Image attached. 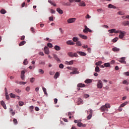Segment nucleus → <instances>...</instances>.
Segmentation results:
<instances>
[{"label":"nucleus","instance_id":"nucleus-26","mask_svg":"<svg viewBox=\"0 0 129 129\" xmlns=\"http://www.w3.org/2000/svg\"><path fill=\"white\" fill-rule=\"evenodd\" d=\"M79 40V38H78V37H74L73 38V41H74V42H76V43L77 42H78V40Z\"/></svg>","mask_w":129,"mask_h":129},{"label":"nucleus","instance_id":"nucleus-14","mask_svg":"<svg viewBox=\"0 0 129 129\" xmlns=\"http://www.w3.org/2000/svg\"><path fill=\"white\" fill-rule=\"evenodd\" d=\"M119 62H120L122 64H125L126 63L125 60H124V57H121L120 60H119Z\"/></svg>","mask_w":129,"mask_h":129},{"label":"nucleus","instance_id":"nucleus-29","mask_svg":"<svg viewBox=\"0 0 129 129\" xmlns=\"http://www.w3.org/2000/svg\"><path fill=\"white\" fill-rule=\"evenodd\" d=\"M1 14H2V15H5L7 13V11L5 9H2L0 11Z\"/></svg>","mask_w":129,"mask_h":129},{"label":"nucleus","instance_id":"nucleus-24","mask_svg":"<svg viewBox=\"0 0 129 129\" xmlns=\"http://www.w3.org/2000/svg\"><path fill=\"white\" fill-rule=\"evenodd\" d=\"M59 75H60V74H59V73L58 72H56L55 73V74L54 75V79H57V78H58V77H59Z\"/></svg>","mask_w":129,"mask_h":129},{"label":"nucleus","instance_id":"nucleus-48","mask_svg":"<svg viewBox=\"0 0 129 129\" xmlns=\"http://www.w3.org/2000/svg\"><path fill=\"white\" fill-rule=\"evenodd\" d=\"M123 84H126V85H128V83H127V81L126 80H124L122 82Z\"/></svg>","mask_w":129,"mask_h":129},{"label":"nucleus","instance_id":"nucleus-62","mask_svg":"<svg viewBox=\"0 0 129 129\" xmlns=\"http://www.w3.org/2000/svg\"><path fill=\"white\" fill-rule=\"evenodd\" d=\"M103 28H105L106 29H108V26L104 25H103Z\"/></svg>","mask_w":129,"mask_h":129},{"label":"nucleus","instance_id":"nucleus-25","mask_svg":"<svg viewBox=\"0 0 129 129\" xmlns=\"http://www.w3.org/2000/svg\"><path fill=\"white\" fill-rule=\"evenodd\" d=\"M42 90H43L44 94H45V95H48V93H47V89L43 87H42Z\"/></svg>","mask_w":129,"mask_h":129},{"label":"nucleus","instance_id":"nucleus-5","mask_svg":"<svg viewBox=\"0 0 129 129\" xmlns=\"http://www.w3.org/2000/svg\"><path fill=\"white\" fill-rule=\"evenodd\" d=\"M91 33L92 31L90 30L88 27H87V26H85V29L83 30V33H85V34H87V33Z\"/></svg>","mask_w":129,"mask_h":129},{"label":"nucleus","instance_id":"nucleus-34","mask_svg":"<svg viewBox=\"0 0 129 129\" xmlns=\"http://www.w3.org/2000/svg\"><path fill=\"white\" fill-rule=\"evenodd\" d=\"M92 82V81L90 79H87L86 81H85V83L88 84V83H91Z\"/></svg>","mask_w":129,"mask_h":129},{"label":"nucleus","instance_id":"nucleus-4","mask_svg":"<svg viewBox=\"0 0 129 129\" xmlns=\"http://www.w3.org/2000/svg\"><path fill=\"white\" fill-rule=\"evenodd\" d=\"M72 70L73 72L70 73V74H79V72H78V69L76 68H73Z\"/></svg>","mask_w":129,"mask_h":129},{"label":"nucleus","instance_id":"nucleus-20","mask_svg":"<svg viewBox=\"0 0 129 129\" xmlns=\"http://www.w3.org/2000/svg\"><path fill=\"white\" fill-rule=\"evenodd\" d=\"M10 113H11L12 115L14 116L15 115V114H16V112L15 111H14V110H13V109L10 108Z\"/></svg>","mask_w":129,"mask_h":129},{"label":"nucleus","instance_id":"nucleus-49","mask_svg":"<svg viewBox=\"0 0 129 129\" xmlns=\"http://www.w3.org/2000/svg\"><path fill=\"white\" fill-rule=\"evenodd\" d=\"M59 68H60V69H63L64 68V65H63V64L61 63L59 64Z\"/></svg>","mask_w":129,"mask_h":129},{"label":"nucleus","instance_id":"nucleus-46","mask_svg":"<svg viewBox=\"0 0 129 129\" xmlns=\"http://www.w3.org/2000/svg\"><path fill=\"white\" fill-rule=\"evenodd\" d=\"M15 91L17 92V93H20L21 92V90L19 89H15Z\"/></svg>","mask_w":129,"mask_h":129},{"label":"nucleus","instance_id":"nucleus-54","mask_svg":"<svg viewBox=\"0 0 129 129\" xmlns=\"http://www.w3.org/2000/svg\"><path fill=\"white\" fill-rule=\"evenodd\" d=\"M40 64H41V65H45V62L44 61H41L39 62Z\"/></svg>","mask_w":129,"mask_h":129},{"label":"nucleus","instance_id":"nucleus-2","mask_svg":"<svg viewBox=\"0 0 129 129\" xmlns=\"http://www.w3.org/2000/svg\"><path fill=\"white\" fill-rule=\"evenodd\" d=\"M68 55L71 58H74V57H76V58H78V54L76 52L73 53L72 52H69L68 53Z\"/></svg>","mask_w":129,"mask_h":129},{"label":"nucleus","instance_id":"nucleus-37","mask_svg":"<svg viewBox=\"0 0 129 129\" xmlns=\"http://www.w3.org/2000/svg\"><path fill=\"white\" fill-rule=\"evenodd\" d=\"M47 46L49 47V48H53V44L51 43H48Z\"/></svg>","mask_w":129,"mask_h":129},{"label":"nucleus","instance_id":"nucleus-35","mask_svg":"<svg viewBox=\"0 0 129 129\" xmlns=\"http://www.w3.org/2000/svg\"><path fill=\"white\" fill-rule=\"evenodd\" d=\"M6 99L9 100V99H10V96H9V94L8 93V91H6Z\"/></svg>","mask_w":129,"mask_h":129},{"label":"nucleus","instance_id":"nucleus-43","mask_svg":"<svg viewBox=\"0 0 129 129\" xmlns=\"http://www.w3.org/2000/svg\"><path fill=\"white\" fill-rule=\"evenodd\" d=\"M76 44L77 46H82V44H81V42L80 41H78L76 42Z\"/></svg>","mask_w":129,"mask_h":129},{"label":"nucleus","instance_id":"nucleus-31","mask_svg":"<svg viewBox=\"0 0 129 129\" xmlns=\"http://www.w3.org/2000/svg\"><path fill=\"white\" fill-rule=\"evenodd\" d=\"M74 61V60H71L70 61H66V62L68 65H73Z\"/></svg>","mask_w":129,"mask_h":129},{"label":"nucleus","instance_id":"nucleus-15","mask_svg":"<svg viewBox=\"0 0 129 129\" xmlns=\"http://www.w3.org/2000/svg\"><path fill=\"white\" fill-rule=\"evenodd\" d=\"M122 25L123 26H129V21H125L122 22Z\"/></svg>","mask_w":129,"mask_h":129},{"label":"nucleus","instance_id":"nucleus-28","mask_svg":"<svg viewBox=\"0 0 129 129\" xmlns=\"http://www.w3.org/2000/svg\"><path fill=\"white\" fill-rule=\"evenodd\" d=\"M112 51H113V52H118V51H119V48L117 47H113L112 48Z\"/></svg>","mask_w":129,"mask_h":129},{"label":"nucleus","instance_id":"nucleus-10","mask_svg":"<svg viewBox=\"0 0 129 129\" xmlns=\"http://www.w3.org/2000/svg\"><path fill=\"white\" fill-rule=\"evenodd\" d=\"M21 78L22 80H25V71H21Z\"/></svg>","mask_w":129,"mask_h":129},{"label":"nucleus","instance_id":"nucleus-40","mask_svg":"<svg viewBox=\"0 0 129 129\" xmlns=\"http://www.w3.org/2000/svg\"><path fill=\"white\" fill-rule=\"evenodd\" d=\"M10 95L11 98H15L16 97V95L12 93L10 94Z\"/></svg>","mask_w":129,"mask_h":129},{"label":"nucleus","instance_id":"nucleus-13","mask_svg":"<svg viewBox=\"0 0 129 129\" xmlns=\"http://www.w3.org/2000/svg\"><path fill=\"white\" fill-rule=\"evenodd\" d=\"M77 53L80 56H86V53L83 51H77Z\"/></svg>","mask_w":129,"mask_h":129},{"label":"nucleus","instance_id":"nucleus-7","mask_svg":"<svg viewBox=\"0 0 129 129\" xmlns=\"http://www.w3.org/2000/svg\"><path fill=\"white\" fill-rule=\"evenodd\" d=\"M44 51L45 54L48 55V54L50 53V51L49 50V48L47 46H45L44 48Z\"/></svg>","mask_w":129,"mask_h":129},{"label":"nucleus","instance_id":"nucleus-61","mask_svg":"<svg viewBox=\"0 0 129 129\" xmlns=\"http://www.w3.org/2000/svg\"><path fill=\"white\" fill-rule=\"evenodd\" d=\"M57 102H58V99H57V98H55L54 100V102L55 104H56V103H57Z\"/></svg>","mask_w":129,"mask_h":129},{"label":"nucleus","instance_id":"nucleus-51","mask_svg":"<svg viewBox=\"0 0 129 129\" xmlns=\"http://www.w3.org/2000/svg\"><path fill=\"white\" fill-rule=\"evenodd\" d=\"M84 97H85V98H88V97H89V95L87 94H84Z\"/></svg>","mask_w":129,"mask_h":129},{"label":"nucleus","instance_id":"nucleus-45","mask_svg":"<svg viewBox=\"0 0 129 129\" xmlns=\"http://www.w3.org/2000/svg\"><path fill=\"white\" fill-rule=\"evenodd\" d=\"M23 64L24 65H27L28 64V60L27 59L24 60Z\"/></svg>","mask_w":129,"mask_h":129},{"label":"nucleus","instance_id":"nucleus-1","mask_svg":"<svg viewBox=\"0 0 129 129\" xmlns=\"http://www.w3.org/2000/svg\"><path fill=\"white\" fill-rule=\"evenodd\" d=\"M108 108H110V104L106 103L101 107L100 109L101 111H108Z\"/></svg>","mask_w":129,"mask_h":129},{"label":"nucleus","instance_id":"nucleus-27","mask_svg":"<svg viewBox=\"0 0 129 129\" xmlns=\"http://www.w3.org/2000/svg\"><path fill=\"white\" fill-rule=\"evenodd\" d=\"M25 44H26V41H22L19 44V46L21 47V46H24Z\"/></svg>","mask_w":129,"mask_h":129},{"label":"nucleus","instance_id":"nucleus-12","mask_svg":"<svg viewBox=\"0 0 129 129\" xmlns=\"http://www.w3.org/2000/svg\"><path fill=\"white\" fill-rule=\"evenodd\" d=\"M53 56L54 59H55L57 62H59V63L61 62V60H60V59L58 58V56H57L56 54H53Z\"/></svg>","mask_w":129,"mask_h":129},{"label":"nucleus","instance_id":"nucleus-36","mask_svg":"<svg viewBox=\"0 0 129 129\" xmlns=\"http://www.w3.org/2000/svg\"><path fill=\"white\" fill-rule=\"evenodd\" d=\"M102 63V61H99L98 62H96L95 65H96V66L98 67V66L101 65Z\"/></svg>","mask_w":129,"mask_h":129},{"label":"nucleus","instance_id":"nucleus-6","mask_svg":"<svg viewBox=\"0 0 129 129\" xmlns=\"http://www.w3.org/2000/svg\"><path fill=\"white\" fill-rule=\"evenodd\" d=\"M124 35H125V32L120 31L119 38L120 39H123V37H124Z\"/></svg>","mask_w":129,"mask_h":129},{"label":"nucleus","instance_id":"nucleus-33","mask_svg":"<svg viewBox=\"0 0 129 129\" xmlns=\"http://www.w3.org/2000/svg\"><path fill=\"white\" fill-rule=\"evenodd\" d=\"M127 102H125L124 103H123L122 104H121L120 106V107H123L124 106H125V105H126V104H127Z\"/></svg>","mask_w":129,"mask_h":129},{"label":"nucleus","instance_id":"nucleus-58","mask_svg":"<svg viewBox=\"0 0 129 129\" xmlns=\"http://www.w3.org/2000/svg\"><path fill=\"white\" fill-rule=\"evenodd\" d=\"M46 41H48V42H52V39L49 38L48 37H47Z\"/></svg>","mask_w":129,"mask_h":129},{"label":"nucleus","instance_id":"nucleus-18","mask_svg":"<svg viewBox=\"0 0 129 129\" xmlns=\"http://www.w3.org/2000/svg\"><path fill=\"white\" fill-rule=\"evenodd\" d=\"M68 45H75V43L72 41V40H68L67 41Z\"/></svg>","mask_w":129,"mask_h":129},{"label":"nucleus","instance_id":"nucleus-41","mask_svg":"<svg viewBox=\"0 0 129 129\" xmlns=\"http://www.w3.org/2000/svg\"><path fill=\"white\" fill-rule=\"evenodd\" d=\"M19 104L20 106H23V105H24V102L22 101H19Z\"/></svg>","mask_w":129,"mask_h":129},{"label":"nucleus","instance_id":"nucleus-11","mask_svg":"<svg viewBox=\"0 0 129 129\" xmlns=\"http://www.w3.org/2000/svg\"><path fill=\"white\" fill-rule=\"evenodd\" d=\"M79 36L80 38H81L82 39H84V40H87V36L83 35L82 34H79Z\"/></svg>","mask_w":129,"mask_h":129},{"label":"nucleus","instance_id":"nucleus-30","mask_svg":"<svg viewBox=\"0 0 129 129\" xmlns=\"http://www.w3.org/2000/svg\"><path fill=\"white\" fill-rule=\"evenodd\" d=\"M48 3H49V4H50L52 6H53V7H56V4H55V3H52V1H51V0H48Z\"/></svg>","mask_w":129,"mask_h":129},{"label":"nucleus","instance_id":"nucleus-50","mask_svg":"<svg viewBox=\"0 0 129 129\" xmlns=\"http://www.w3.org/2000/svg\"><path fill=\"white\" fill-rule=\"evenodd\" d=\"M13 122H14L15 124H18V120H17L16 118H14V119H13Z\"/></svg>","mask_w":129,"mask_h":129},{"label":"nucleus","instance_id":"nucleus-17","mask_svg":"<svg viewBox=\"0 0 129 129\" xmlns=\"http://www.w3.org/2000/svg\"><path fill=\"white\" fill-rule=\"evenodd\" d=\"M54 49L55 51H60V50H61V47L58 45H55Z\"/></svg>","mask_w":129,"mask_h":129},{"label":"nucleus","instance_id":"nucleus-9","mask_svg":"<svg viewBox=\"0 0 129 129\" xmlns=\"http://www.w3.org/2000/svg\"><path fill=\"white\" fill-rule=\"evenodd\" d=\"M89 112L90 113L89 115L87 116V119H90L91 117H92V114H93V111L92 110V109H90Z\"/></svg>","mask_w":129,"mask_h":129},{"label":"nucleus","instance_id":"nucleus-38","mask_svg":"<svg viewBox=\"0 0 129 129\" xmlns=\"http://www.w3.org/2000/svg\"><path fill=\"white\" fill-rule=\"evenodd\" d=\"M104 65L105 67H110V63L109 62L105 63Z\"/></svg>","mask_w":129,"mask_h":129},{"label":"nucleus","instance_id":"nucleus-42","mask_svg":"<svg viewBox=\"0 0 129 129\" xmlns=\"http://www.w3.org/2000/svg\"><path fill=\"white\" fill-rule=\"evenodd\" d=\"M39 73H40V74H44V70L42 69L38 70Z\"/></svg>","mask_w":129,"mask_h":129},{"label":"nucleus","instance_id":"nucleus-22","mask_svg":"<svg viewBox=\"0 0 129 129\" xmlns=\"http://www.w3.org/2000/svg\"><path fill=\"white\" fill-rule=\"evenodd\" d=\"M95 72L99 73V72H100V69H99V67H98V66L96 67L95 68Z\"/></svg>","mask_w":129,"mask_h":129},{"label":"nucleus","instance_id":"nucleus-47","mask_svg":"<svg viewBox=\"0 0 129 129\" xmlns=\"http://www.w3.org/2000/svg\"><path fill=\"white\" fill-rule=\"evenodd\" d=\"M117 40H118V38L116 37L112 40V42H113V43H115V42L117 41Z\"/></svg>","mask_w":129,"mask_h":129},{"label":"nucleus","instance_id":"nucleus-53","mask_svg":"<svg viewBox=\"0 0 129 129\" xmlns=\"http://www.w3.org/2000/svg\"><path fill=\"white\" fill-rule=\"evenodd\" d=\"M49 20L51 22H53L54 21V19H53V17H50L49 18Z\"/></svg>","mask_w":129,"mask_h":129},{"label":"nucleus","instance_id":"nucleus-60","mask_svg":"<svg viewBox=\"0 0 129 129\" xmlns=\"http://www.w3.org/2000/svg\"><path fill=\"white\" fill-rule=\"evenodd\" d=\"M31 32H32V33H35V30L34 29V27L31 28Z\"/></svg>","mask_w":129,"mask_h":129},{"label":"nucleus","instance_id":"nucleus-64","mask_svg":"<svg viewBox=\"0 0 129 129\" xmlns=\"http://www.w3.org/2000/svg\"><path fill=\"white\" fill-rule=\"evenodd\" d=\"M26 91H30V87H27L26 88Z\"/></svg>","mask_w":129,"mask_h":129},{"label":"nucleus","instance_id":"nucleus-59","mask_svg":"<svg viewBox=\"0 0 129 129\" xmlns=\"http://www.w3.org/2000/svg\"><path fill=\"white\" fill-rule=\"evenodd\" d=\"M1 104L3 106V105H5L6 104L5 103V102L4 101H2L1 102Z\"/></svg>","mask_w":129,"mask_h":129},{"label":"nucleus","instance_id":"nucleus-56","mask_svg":"<svg viewBox=\"0 0 129 129\" xmlns=\"http://www.w3.org/2000/svg\"><path fill=\"white\" fill-rule=\"evenodd\" d=\"M124 75H126V76H129V72H125L123 73Z\"/></svg>","mask_w":129,"mask_h":129},{"label":"nucleus","instance_id":"nucleus-39","mask_svg":"<svg viewBox=\"0 0 129 129\" xmlns=\"http://www.w3.org/2000/svg\"><path fill=\"white\" fill-rule=\"evenodd\" d=\"M115 29H112L108 30L109 33L111 34H113L114 33Z\"/></svg>","mask_w":129,"mask_h":129},{"label":"nucleus","instance_id":"nucleus-3","mask_svg":"<svg viewBox=\"0 0 129 129\" xmlns=\"http://www.w3.org/2000/svg\"><path fill=\"white\" fill-rule=\"evenodd\" d=\"M98 83L97 84V88H99V89H101L102 87H103V84L102 83V81L100 80H98Z\"/></svg>","mask_w":129,"mask_h":129},{"label":"nucleus","instance_id":"nucleus-23","mask_svg":"<svg viewBox=\"0 0 129 129\" xmlns=\"http://www.w3.org/2000/svg\"><path fill=\"white\" fill-rule=\"evenodd\" d=\"M77 86L78 87H81V88L85 87V84L80 83L78 84Z\"/></svg>","mask_w":129,"mask_h":129},{"label":"nucleus","instance_id":"nucleus-8","mask_svg":"<svg viewBox=\"0 0 129 129\" xmlns=\"http://www.w3.org/2000/svg\"><path fill=\"white\" fill-rule=\"evenodd\" d=\"M75 21H76V18H70L68 20L67 22L69 24H72V23H74Z\"/></svg>","mask_w":129,"mask_h":129},{"label":"nucleus","instance_id":"nucleus-57","mask_svg":"<svg viewBox=\"0 0 129 129\" xmlns=\"http://www.w3.org/2000/svg\"><path fill=\"white\" fill-rule=\"evenodd\" d=\"M20 40H21V41H24V40H25V35L22 36L21 37Z\"/></svg>","mask_w":129,"mask_h":129},{"label":"nucleus","instance_id":"nucleus-44","mask_svg":"<svg viewBox=\"0 0 129 129\" xmlns=\"http://www.w3.org/2000/svg\"><path fill=\"white\" fill-rule=\"evenodd\" d=\"M30 82L31 83H33V82H35V78H31L30 79Z\"/></svg>","mask_w":129,"mask_h":129},{"label":"nucleus","instance_id":"nucleus-21","mask_svg":"<svg viewBox=\"0 0 129 129\" xmlns=\"http://www.w3.org/2000/svg\"><path fill=\"white\" fill-rule=\"evenodd\" d=\"M56 11L60 14V15L63 14V10H61L60 8H57Z\"/></svg>","mask_w":129,"mask_h":129},{"label":"nucleus","instance_id":"nucleus-63","mask_svg":"<svg viewBox=\"0 0 129 129\" xmlns=\"http://www.w3.org/2000/svg\"><path fill=\"white\" fill-rule=\"evenodd\" d=\"M50 12L51 14H55V10L51 9Z\"/></svg>","mask_w":129,"mask_h":129},{"label":"nucleus","instance_id":"nucleus-16","mask_svg":"<svg viewBox=\"0 0 129 129\" xmlns=\"http://www.w3.org/2000/svg\"><path fill=\"white\" fill-rule=\"evenodd\" d=\"M78 126L79 127H81V126H83V127H85L86 126V124L82 123V122H79L78 123Z\"/></svg>","mask_w":129,"mask_h":129},{"label":"nucleus","instance_id":"nucleus-52","mask_svg":"<svg viewBox=\"0 0 129 129\" xmlns=\"http://www.w3.org/2000/svg\"><path fill=\"white\" fill-rule=\"evenodd\" d=\"M19 84H20L21 85H25V84H27V82H20L19 83Z\"/></svg>","mask_w":129,"mask_h":129},{"label":"nucleus","instance_id":"nucleus-19","mask_svg":"<svg viewBox=\"0 0 129 129\" xmlns=\"http://www.w3.org/2000/svg\"><path fill=\"white\" fill-rule=\"evenodd\" d=\"M108 9H116V7L112 5V4H109L108 6Z\"/></svg>","mask_w":129,"mask_h":129},{"label":"nucleus","instance_id":"nucleus-32","mask_svg":"<svg viewBox=\"0 0 129 129\" xmlns=\"http://www.w3.org/2000/svg\"><path fill=\"white\" fill-rule=\"evenodd\" d=\"M79 6H80V7H85V6H86V5H85V3H84V2H81L79 4Z\"/></svg>","mask_w":129,"mask_h":129},{"label":"nucleus","instance_id":"nucleus-55","mask_svg":"<svg viewBox=\"0 0 129 129\" xmlns=\"http://www.w3.org/2000/svg\"><path fill=\"white\" fill-rule=\"evenodd\" d=\"M64 6H71V4H70L69 2H68L67 3H64Z\"/></svg>","mask_w":129,"mask_h":129}]
</instances>
